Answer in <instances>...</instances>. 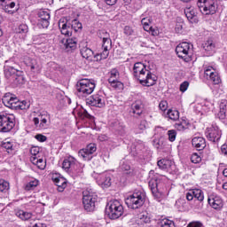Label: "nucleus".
Returning <instances> with one entry per match:
<instances>
[{
  "instance_id": "obj_55",
  "label": "nucleus",
  "mask_w": 227,
  "mask_h": 227,
  "mask_svg": "<svg viewBox=\"0 0 227 227\" xmlns=\"http://www.w3.org/2000/svg\"><path fill=\"white\" fill-rule=\"evenodd\" d=\"M159 107H160V111H166V109H168V101H161L159 104Z\"/></svg>"
},
{
  "instance_id": "obj_16",
  "label": "nucleus",
  "mask_w": 227,
  "mask_h": 227,
  "mask_svg": "<svg viewBox=\"0 0 227 227\" xmlns=\"http://www.w3.org/2000/svg\"><path fill=\"white\" fill-rule=\"evenodd\" d=\"M97 182L103 188L111 187V174L107 172L100 174L97 177Z\"/></svg>"
},
{
  "instance_id": "obj_25",
  "label": "nucleus",
  "mask_w": 227,
  "mask_h": 227,
  "mask_svg": "<svg viewBox=\"0 0 227 227\" xmlns=\"http://www.w3.org/2000/svg\"><path fill=\"white\" fill-rule=\"evenodd\" d=\"M184 14L188 20H191L192 22L193 19H196V15H198V12H196V8L192 6H187L184 9Z\"/></svg>"
},
{
  "instance_id": "obj_26",
  "label": "nucleus",
  "mask_w": 227,
  "mask_h": 227,
  "mask_svg": "<svg viewBox=\"0 0 227 227\" xmlns=\"http://www.w3.org/2000/svg\"><path fill=\"white\" fill-rule=\"evenodd\" d=\"M53 181L58 187L59 192H63V191H65L67 188V179L64 177H56L53 179Z\"/></svg>"
},
{
  "instance_id": "obj_5",
  "label": "nucleus",
  "mask_w": 227,
  "mask_h": 227,
  "mask_svg": "<svg viewBox=\"0 0 227 227\" xmlns=\"http://www.w3.org/2000/svg\"><path fill=\"white\" fill-rule=\"evenodd\" d=\"M15 127V116L0 113V132H10Z\"/></svg>"
},
{
  "instance_id": "obj_59",
  "label": "nucleus",
  "mask_w": 227,
  "mask_h": 227,
  "mask_svg": "<svg viewBox=\"0 0 227 227\" xmlns=\"http://www.w3.org/2000/svg\"><path fill=\"white\" fill-rule=\"evenodd\" d=\"M187 227H203V223H201V222H192Z\"/></svg>"
},
{
  "instance_id": "obj_32",
  "label": "nucleus",
  "mask_w": 227,
  "mask_h": 227,
  "mask_svg": "<svg viewBox=\"0 0 227 227\" xmlns=\"http://www.w3.org/2000/svg\"><path fill=\"white\" fill-rule=\"evenodd\" d=\"M16 33L22 35L24 38L26 37V35L29 33V27H27L26 24H21L16 28Z\"/></svg>"
},
{
  "instance_id": "obj_64",
  "label": "nucleus",
  "mask_w": 227,
  "mask_h": 227,
  "mask_svg": "<svg viewBox=\"0 0 227 227\" xmlns=\"http://www.w3.org/2000/svg\"><path fill=\"white\" fill-rule=\"evenodd\" d=\"M222 153H223L224 155H227V144L223 145L221 147Z\"/></svg>"
},
{
  "instance_id": "obj_20",
  "label": "nucleus",
  "mask_w": 227,
  "mask_h": 227,
  "mask_svg": "<svg viewBox=\"0 0 227 227\" xmlns=\"http://www.w3.org/2000/svg\"><path fill=\"white\" fill-rule=\"evenodd\" d=\"M192 145L196 150L201 152L207 146V142H205V138L201 137H195L192 140Z\"/></svg>"
},
{
  "instance_id": "obj_48",
  "label": "nucleus",
  "mask_w": 227,
  "mask_h": 227,
  "mask_svg": "<svg viewBox=\"0 0 227 227\" xmlns=\"http://www.w3.org/2000/svg\"><path fill=\"white\" fill-rule=\"evenodd\" d=\"M168 140L173 143L176 139V131L175 129H170L168 131Z\"/></svg>"
},
{
  "instance_id": "obj_58",
  "label": "nucleus",
  "mask_w": 227,
  "mask_h": 227,
  "mask_svg": "<svg viewBox=\"0 0 227 227\" xmlns=\"http://www.w3.org/2000/svg\"><path fill=\"white\" fill-rule=\"evenodd\" d=\"M186 200L188 201H192V200H194V193L192 192V190H190L187 193H186Z\"/></svg>"
},
{
  "instance_id": "obj_10",
  "label": "nucleus",
  "mask_w": 227,
  "mask_h": 227,
  "mask_svg": "<svg viewBox=\"0 0 227 227\" xmlns=\"http://www.w3.org/2000/svg\"><path fill=\"white\" fill-rule=\"evenodd\" d=\"M97 152L96 144H89L86 148L81 149L78 153L80 157H82L84 160H91L93 159V153Z\"/></svg>"
},
{
  "instance_id": "obj_30",
  "label": "nucleus",
  "mask_w": 227,
  "mask_h": 227,
  "mask_svg": "<svg viewBox=\"0 0 227 227\" xmlns=\"http://www.w3.org/2000/svg\"><path fill=\"white\" fill-rule=\"evenodd\" d=\"M131 109L133 114H137V116H140L143 114V104L140 101H137L131 105Z\"/></svg>"
},
{
  "instance_id": "obj_19",
  "label": "nucleus",
  "mask_w": 227,
  "mask_h": 227,
  "mask_svg": "<svg viewBox=\"0 0 227 227\" xmlns=\"http://www.w3.org/2000/svg\"><path fill=\"white\" fill-rule=\"evenodd\" d=\"M80 52L85 59H91V58H93V51L88 48V43L86 42L80 43Z\"/></svg>"
},
{
  "instance_id": "obj_36",
  "label": "nucleus",
  "mask_w": 227,
  "mask_h": 227,
  "mask_svg": "<svg viewBox=\"0 0 227 227\" xmlns=\"http://www.w3.org/2000/svg\"><path fill=\"white\" fill-rule=\"evenodd\" d=\"M193 198H196L198 201H203L205 200V195H203V191L200 189H193Z\"/></svg>"
},
{
  "instance_id": "obj_51",
  "label": "nucleus",
  "mask_w": 227,
  "mask_h": 227,
  "mask_svg": "<svg viewBox=\"0 0 227 227\" xmlns=\"http://www.w3.org/2000/svg\"><path fill=\"white\" fill-rule=\"evenodd\" d=\"M148 127V122L146 120L140 121V123L138 124L139 130H146V128Z\"/></svg>"
},
{
  "instance_id": "obj_12",
  "label": "nucleus",
  "mask_w": 227,
  "mask_h": 227,
  "mask_svg": "<svg viewBox=\"0 0 227 227\" xmlns=\"http://www.w3.org/2000/svg\"><path fill=\"white\" fill-rule=\"evenodd\" d=\"M86 104H89V106H92L94 107H104L106 101L104 100L103 96L95 94L86 99Z\"/></svg>"
},
{
  "instance_id": "obj_15",
  "label": "nucleus",
  "mask_w": 227,
  "mask_h": 227,
  "mask_svg": "<svg viewBox=\"0 0 227 227\" xmlns=\"http://www.w3.org/2000/svg\"><path fill=\"white\" fill-rule=\"evenodd\" d=\"M120 79V72L118 69L114 68L110 71V78L108 79V82L113 86V88H120L121 86V82L118 81Z\"/></svg>"
},
{
  "instance_id": "obj_9",
  "label": "nucleus",
  "mask_w": 227,
  "mask_h": 227,
  "mask_svg": "<svg viewBox=\"0 0 227 227\" xmlns=\"http://www.w3.org/2000/svg\"><path fill=\"white\" fill-rule=\"evenodd\" d=\"M12 63H13L12 60L5 61V66L4 67V77L9 82L13 81L16 74L20 72V70L17 69V64L12 65Z\"/></svg>"
},
{
  "instance_id": "obj_35",
  "label": "nucleus",
  "mask_w": 227,
  "mask_h": 227,
  "mask_svg": "<svg viewBox=\"0 0 227 227\" xmlns=\"http://www.w3.org/2000/svg\"><path fill=\"white\" fill-rule=\"evenodd\" d=\"M168 118L173 121H176L180 118V113L176 110H168L167 113Z\"/></svg>"
},
{
  "instance_id": "obj_43",
  "label": "nucleus",
  "mask_w": 227,
  "mask_h": 227,
  "mask_svg": "<svg viewBox=\"0 0 227 227\" xmlns=\"http://www.w3.org/2000/svg\"><path fill=\"white\" fill-rule=\"evenodd\" d=\"M203 49L207 52H210V51H214V49H215V45L214 43H212L211 41H207L205 44H203Z\"/></svg>"
},
{
  "instance_id": "obj_2",
  "label": "nucleus",
  "mask_w": 227,
  "mask_h": 227,
  "mask_svg": "<svg viewBox=\"0 0 227 227\" xmlns=\"http://www.w3.org/2000/svg\"><path fill=\"white\" fill-rule=\"evenodd\" d=\"M123 206L118 200H110L106 207V215L109 219H120L123 215Z\"/></svg>"
},
{
  "instance_id": "obj_34",
  "label": "nucleus",
  "mask_w": 227,
  "mask_h": 227,
  "mask_svg": "<svg viewBox=\"0 0 227 227\" xmlns=\"http://www.w3.org/2000/svg\"><path fill=\"white\" fill-rule=\"evenodd\" d=\"M16 215H17V217H20V219H21L22 221H27V220L31 219L33 215L29 212L19 210L16 212Z\"/></svg>"
},
{
  "instance_id": "obj_50",
  "label": "nucleus",
  "mask_w": 227,
  "mask_h": 227,
  "mask_svg": "<svg viewBox=\"0 0 227 227\" xmlns=\"http://www.w3.org/2000/svg\"><path fill=\"white\" fill-rule=\"evenodd\" d=\"M139 219H140V223H150V217H148L147 215H145V214H141L139 215Z\"/></svg>"
},
{
  "instance_id": "obj_56",
  "label": "nucleus",
  "mask_w": 227,
  "mask_h": 227,
  "mask_svg": "<svg viewBox=\"0 0 227 227\" xmlns=\"http://www.w3.org/2000/svg\"><path fill=\"white\" fill-rule=\"evenodd\" d=\"M176 33H181L182 29H184V23L183 22H179L176 24Z\"/></svg>"
},
{
  "instance_id": "obj_57",
  "label": "nucleus",
  "mask_w": 227,
  "mask_h": 227,
  "mask_svg": "<svg viewBox=\"0 0 227 227\" xmlns=\"http://www.w3.org/2000/svg\"><path fill=\"white\" fill-rule=\"evenodd\" d=\"M35 139H37V141H40V143H44V141H47V137L42 134H38L35 136Z\"/></svg>"
},
{
  "instance_id": "obj_18",
  "label": "nucleus",
  "mask_w": 227,
  "mask_h": 227,
  "mask_svg": "<svg viewBox=\"0 0 227 227\" xmlns=\"http://www.w3.org/2000/svg\"><path fill=\"white\" fill-rule=\"evenodd\" d=\"M159 180L157 179H151L149 181V187L156 200H160V198H162V192H159Z\"/></svg>"
},
{
  "instance_id": "obj_8",
  "label": "nucleus",
  "mask_w": 227,
  "mask_h": 227,
  "mask_svg": "<svg viewBox=\"0 0 227 227\" xmlns=\"http://www.w3.org/2000/svg\"><path fill=\"white\" fill-rule=\"evenodd\" d=\"M176 52L178 58L184 61H189L191 58V44L189 43H181L176 47Z\"/></svg>"
},
{
  "instance_id": "obj_22",
  "label": "nucleus",
  "mask_w": 227,
  "mask_h": 227,
  "mask_svg": "<svg viewBox=\"0 0 227 227\" xmlns=\"http://www.w3.org/2000/svg\"><path fill=\"white\" fill-rule=\"evenodd\" d=\"M26 83V78H24V74L22 71H20L16 74V75L11 80L10 84H13L14 86H22V84Z\"/></svg>"
},
{
  "instance_id": "obj_39",
  "label": "nucleus",
  "mask_w": 227,
  "mask_h": 227,
  "mask_svg": "<svg viewBox=\"0 0 227 227\" xmlns=\"http://www.w3.org/2000/svg\"><path fill=\"white\" fill-rule=\"evenodd\" d=\"M10 189V183L4 179H0V192H6Z\"/></svg>"
},
{
  "instance_id": "obj_4",
  "label": "nucleus",
  "mask_w": 227,
  "mask_h": 227,
  "mask_svg": "<svg viewBox=\"0 0 227 227\" xmlns=\"http://www.w3.org/2000/svg\"><path fill=\"white\" fill-rule=\"evenodd\" d=\"M97 202V193L93 190L88 188L82 192V203L87 212L95 210V203Z\"/></svg>"
},
{
  "instance_id": "obj_41",
  "label": "nucleus",
  "mask_w": 227,
  "mask_h": 227,
  "mask_svg": "<svg viewBox=\"0 0 227 227\" xmlns=\"http://www.w3.org/2000/svg\"><path fill=\"white\" fill-rule=\"evenodd\" d=\"M109 56V49H103V51L101 53H98L95 56L97 59H107V57Z\"/></svg>"
},
{
  "instance_id": "obj_17",
  "label": "nucleus",
  "mask_w": 227,
  "mask_h": 227,
  "mask_svg": "<svg viewBox=\"0 0 227 227\" xmlns=\"http://www.w3.org/2000/svg\"><path fill=\"white\" fill-rule=\"evenodd\" d=\"M27 67L33 74H40L42 72V61L38 59H28Z\"/></svg>"
},
{
  "instance_id": "obj_46",
  "label": "nucleus",
  "mask_w": 227,
  "mask_h": 227,
  "mask_svg": "<svg viewBox=\"0 0 227 227\" xmlns=\"http://www.w3.org/2000/svg\"><path fill=\"white\" fill-rule=\"evenodd\" d=\"M161 227H175V223L168 219H164L161 221Z\"/></svg>"
},
{
  "instance_id": "obj_27",
  "label": "nucleus",
  "mask_w": 227,
  "mask_h": 227,
  "mask_svg": "<svg viewBox=\"0 0 227 227\" xmlns=\"http://www.w3.org/2000/svg\"><path fill=\"white\" fill-rule=\"evenodd\" d=\"M5 4V5L4 6V12H6V13H10L11 15L15 13V12H17V10H19L17 7H15V2H11L7 1V2H4Z\"/></svg>"
},
{
  "instance_id": "obj_14",
  "label": "nucleus",
  "mask_w": 227,
  "mask_h": 227,
  "mask_svg": "<svg viewBox=\"0 0 227 227\" xmlns=\"http://www.w3.org/2000/svg\"><path fill=\"white\" fill-rule=\"evenodd\" d=\"M207 203L212 208H215V210H221L223 207V199L214 194L208 196Z\"/></svg>"
},
{
  "instance_id": "obj_47",
  "label": "nucleus",
  "mask_w": 227,
  "mask_h": 227,
  "mask_svg": "<svg viewBox=\"0 0 227 227\" xmlns=\"http://www.w3.org/2000/svg\"><path fill=\"white\" fill-rule=\"evenodd\" d=\"M49 20H38L37 26L43 27V29L49 27Z\"/></svg>"
},
{
  "instance_id": "obj_62",
  "label": "nucleus",
  "mask_w": 227,
  "mask_h": 227,
  "mask_svg": "<svg viewBox=\"0 0 227 227\" xmlns=\"http://www.w3.org/2000/svg\"><path fill=\"white\" fill-rule=\"evenodd\" d=\"M176 129H177V130H184L185 126L184 125V122H177L176 123Z\"/></svg>"
},
{
  "instance_id": "obj_24",
  "label": "nucleus",
  "mask_w": 227,
  "mask_h": 227,
  "mask_svg": "<svg viewBox=\"0 0 227 227\" xmlns=\"http://www.w3.org/2000/svg\"><path fill=\"white\" fill-rule=\"evenodd\" d=\"M75 166V158L70 156L67 159L64 160L63 163H62V168L63 169H65L66 171H69L70 169H72V168H74Z\"/></svg>"
},
{
  "instance_id": "obj_11",
  "label": "nucleus",
  "mask_w": 227,
  "mask_h": 227,
  "mask_svg": "<svg viewBox=\"0 0 227 227\" xmlns=\"http://www.w3.org/2000/svg\"><path fill=\"white\" fill-rule=\"evenodd\" d=\"M206 137L212 143H215L221 139V130H219V127L212 126L207 129Z\"/></svg>"
},
{
  "instance_id": "obj_63",
  "label": "nucleus",
  "mask_w": 227,
  "mask_h": 227,
  "mask_svg": "<svg viewBox=\"0 0 227 227\" xmlns=\"http://www.w3.org/2000/svg\"><path fill=\"white\" fill-rule=\"evenodd\" d=\"M226 106H227L226 100H223L220 103V109L223 110V111H226Z\"/></svg>"
},
{
  "instance_id": "obj_38",
  "label": "nucleus",
  "mask_w": 227,
  "mask_h": 227,
  "mask_svg": "<svg viewBox=\"0 0 227 227\" xmlns=\"http://www.w3.org/2000/svg\"><path fill=\"white\" fill-rule=\"evenodd\" d=\"M36 187H38V180L35 179L26 184L25 191H34Z\"/></svg>"
},
{
  "instance_id": "obj_52",
  "label": "nucleus",
  "mask_w": 227,
  "mask_h": 227,
  "mask_svg": "<svg viewBox=\"0 0 227 227\" xmlns=\"http://www.w3.org/2000/svg\"><path fill=\"white\" fill-rule=\"evenodd\" d=\"M30 153H31L32 157H36V155L38 153H40V147H38V146L31 147Z\"/></svg>"
},
{
  "instance_id": "obj_29",
  "label": "nucleus",
  "mask_w": 227,
  "mask_h": 227,
  "mask_svg": "<svg viewBox=\"0 0 227 227\" xmlns=\"http://www.w3.org/2000/svg\"><path fill=\"white\" fill-rule=\"evenodd\" d=\"M30 162L36 166L38 169H45V162L43 161V159H38V157L31 156L30 157Z\"/></svg>"
},
{
  "instance_id": "obj_44",
  "label": "nucleus",
  "mask_w": 227,
  "mask_h": 227,
  "mask_svg": "<svg viewBox=\"0 0 227 227\" xmlns=\"http://www.w3.org/2000/svg\"><path fill=\"white\" fill-rule=\"evenodd\" d=\"M215 69L213 67H207L205 71H204V74H205V76L208 79H210L212 77V75L214 74H215Z\"/></svg>"
},
{
  "instance_id": "obj_3",
  "label": "nucleus",
  "mask_w": 227,
  "mask_h": 227,
  "mask_svg": "<svg viewBox=\"0 0 227 227\" xmlns=\"http://www.w3.org/2000/svg\"><path fill=\"white\" fill-rule=\"evenodd\" d=\"M125 203L128 208L137 210L145 205V193L141 192H135L125 200Z\"/></svg>"
},
{
  "instance_id": "obj_33",
  "label": "nucleus",
  "mask_w": 227,
  "mask_h": 227,
  "mask_svg": "<svg viewBox=\"0 0 227 227\" xmlns=\"http://www.w3.org/2000/svg\"><path fill=\"white\" fill-rule=\"evenodd\" d=\"M157 165L160 169H168V168H171V160L161 159L158 160Z\"/></svg>"
},
{
  "instance_id": "obj_37",
  "label": "nucleus",
  "mask_w": 227,
  "mask_h": 227,
  "mask_svg": "<svg viewBox=\"0 0 227 227\" xmlns=\"http://www.w3.org/2000/svg\"><path fill=\"white\" fill-rule=\"evenodd\" d=\"M106 36L103 37V49H111V38H109V34L105 32Z\"/></svg>"
},
{
  "instance_id": "obj_21",
  "label": "nucleus",
  "mask_w": 227,
  "mask_h": 227,
  "mask_svg": "<svg viewBox=\"0 0 227 227\" xmlns=\"http://www.w3.org/2000/svg\"><path fill=\"white\" fill-rule=\"evenodd\" d=\"M59 27L60 29L61 35H64L65 36H72V26H70V24L59 20Z\"/></svg>"
},
{
  "instance_id": "obj_31",
  "label": "nucleus",
  "mask_w": 227,
  "mask_h": 227,
  "mask_svg": "<svg viewBox=\"0 0 227 227\" xmlns=\"http://www.w3.org/2000/svg\"><path fill=\"white\" fill-rule=\"evenodd\" d=\"M77 47V39L76 38H68L64 43V49L67 51L69 49H75Z\"/></svg>"
},
{
  "instance_id": "obj_13",
  "label": "nucleus",
  "mask_w": 227,
  "mask_h": 227,
  "mask_svg": "<svg viewBox=\"0 0 227 227\" xmlns=\"http://www.w3.org/2000/svg\"><path fill=\"white\" fill-rule=\"evenodd\" d=\"M2 100L5 107H9V109L19 107V106H17V104H19V98L10 93L5 94Z\"/></svg>"
},
{
  "instance_id": "obj_61",
  "label": "nucleus",
  "mask_w": 227,
  "mask_h": 227,
  "mask_svg": "<svg viewBox=\"0 0 227 227\" xmlns=\"http://www.w3.org/2000/svg\"><path fill=\"white\" fill-rule=\"evenodd\" d=\"M218 118L220 120H224V118H226V110H221L218 113Z\"/></svg>"
},
{
  "instance_id": "obj_49",
  "label": "nucleus",
  "mask_w": 227,
  "mask_h": 227,
  "mask_svg": "<svg viewBox=\"0 0 227 227\" xmlns=\"http://www.w3.org/2000/svg\"><path fill=\"white\" fill-rule=\"evenodd\" d=\"M191 160L193 164H199V162H201V157L198 155V153H193L191 157Z\"/></svg>"
},
{
  "instance_id": "obj_1",
  "label": "nucleus",
  "mask_w": 227,
  "mask_h": 227,
  "mask_svg": "<svg viewBox=\"0 0 227 227\" xmlns=\"http://www.w3.org/2000/svg\"><path fill=\"white\" fill-rule=\"evenodd\" d=\"M133 75L139 81L142 86H153L157 82V76L150 70L146 69V66L141 62H137L133 67Z\"/></svg>"
},
{
  "instance_id": "obj_40",
  "label": "nucleus",
  "mask_w": 227,
  "mask_h": 227,
  "mask_svg": "<svg viewBox=\"0 0 227 227\" xmlns=\"http://www.w3.org/2000/svg\"><path fill=\"white\" fill-rule=\"evenodd\" d=\"M71 27H72V31H74L75 33H77L79 29H82V24L79 22L77 20H74L72 21Z\"/></svg>"
},
{
  "instance_id": "obj_42",
  "label": "nucleus",
  "mask_w": 227,
  "mask_h": 227,
  "mask_svg": "<svg viewBox=\"0 0 227 227\" xmlns=\"http://www.w3.org/2000/svg\"><path fill=\"white\" fill-rule=\"evenodd\" d=\"M39 20H51V14L48 12L40 11Z\"/></svg>"
},
{
  "instance_id": "obj_60",
  "label": "nucleus",
  "mask_w": 227,
  "mask_h": 227,
  "mask_svg": "<svg viewBox=\"0 0 227 227\" xmlns=\"http://www.w3.org/2000/svg\"><path fill=\"white\" fill-rule=\"evenodd\" d=\"M115 129L120 134H125V126H123L122 124H119Z\"/></svg>"
},
{
  "instance_id": "obj_45",
  "label": "nucleus",
  "mask_w": 227,
  "mask_h": 227,
  "mask_svg": "<svg viewBox=\"0 0 227 227\" xmlns=\"http://www.w3.org/2000/svg\"><path fill=\"white\" fill-rule=\"evenodd\" d=\"M209 79L215 84L221 83V76H219V74L217 72L214 73Z\"/></svg>"
},
{
  "instance_id": "obj_23",
  "label": "nucleus",
  "mask_w": 227,
  "mask_h": 227,
  "mask_svg": "<svg viewBox=\"0 0 227 227\" xmlns=\"http://www.w3.org/2000/svg\"><path fill=\"white\" fill-rule=\"evenodd\" d=\"M39 121L41 129H47L51 125V115L49 114H41L39 115Z\"/></svg>"
},
{
  "instance_id": "obj_7",
  "label": "nucleus",
  "mask_w": 227,
  "mask_h": 227,
  "mask_svg": "<svg viewBox=\"0 0 227 227\" xmlns=\"http://www.w3.org/2000/svg\"><path fill=\"white\" fill-rule=\"evenodd\" d=\"M78 93H82L83 97L91 95L95 91V84L88 79L80 80L76 84Z\"/></svg>"
},
{
  "instance_id": "obj_28",
  "label": "nucleus",
  "mask_w": 227,
  "mask_h": 227,
  "mask_svg": "<svg viewBox=\"0 0 227 227\" xmlns=\"http://www.w3.org/2000/svg\"><path fill=\"white\" fill-rule=\"evenodd\" d=\"M1 146L6 150L9 155H13V152H15V149H13V142H10L8 139H5L2 142Z\"/></svg>"
},
{
  "instance_id": "obj_6",
  "label": "nucleus",
  "mask_w": 227,
  "mask_h": 227,
  "mask_svg": "<svg viewBox=\"0 0 227 227\" xmlns=\"http://www.w3.org/2000/svg\"><path fill=\"white\" fill-rule=\"evenodd\" d=\"M197 4L203 15H214L217 12L215 0H198Z\"/></svg>"
},
{
  "instance_id": "obj_54",
  "label": "nucleus",
  "mask_w": 227,
  "mask_h": 227,
  "mask_svg": "<svg viewBox=\"0 0 227 227\" xmlns=\"http://www.w3.org/2000/svg\"><path fill=\"white\" fill-rule=\"evenodd\" d=\"M188 88H189V82H184L180 85V91H182V93H185Z\"/></svg>"
},
{
  "instance_id": "obj_53",
  "label": "nucleus",
  "mask_w": 227,
  "mask_h": 227,
  "mask_svg": "<svg viewBox=\"0 0 227 227\" xmlns=\"http://www.w3.org/2000/svg\"><path fill=\"white\" fill-rule=\"evenodd\" d=\"M124 34H126L127 36H130V35H134V29L131 28V27H129V26H126L124 27Z\"/></svg>"
}]
</instances>
